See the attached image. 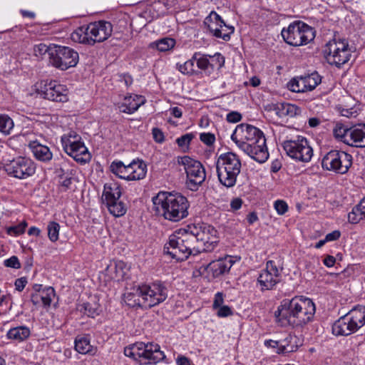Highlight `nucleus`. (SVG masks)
Returning <instances> with one entry per match:
<instances>
[{
  "mask_svg": "<svg viewBox=\"0 0 365 365\" xmlns=\"http://www.w3.org/2000/svg\"><path fill=\"white\" fill-rule=\"evenodd\" d=\"M30 148L35 158L43 162H48L52 159V153L48 147L33 142L30 143Z\"/></svg>",
  "mask_w": 365,
  "mask_h": 365,
  "instance_id": "obj_36",
  "label": "nucleus"
},
{
  "mask_svg": "<svg viewBox=\"0 0 365 365\" xmlns=\"http://www.w3.org/2000/svg\"><path fill=\"white\" fill-rule=\"evenodd\" d=\"M351 131L352 127L346 128L341 124H336L333 132L336 138L349 145V141H351Z\"/></svg>",
  "mask_w": 365,
  "mask_h": 365,
  "instance_id": "obj_42",
  "label": "nucleus"
},
{
  "mask_svg": "<svg viewBox=\"0 0 365 365\" xmlns=\"http://www.w3.org/2000/svg\"><path fill=\"white\" fill-rule=\"evenodd\" d=\"M282 269L275 261H267L265 269L261 271L257 278L260 289L262 291L272 289L281 280Z\"/></svg>",
  "mask_w": 365,
  "mask_h": 365,
  "instance_id": "obj_17",
  "label": "nucleus"
},
{
  "mask_svg": "<svg viewBox=\"0 0 365 365\" xmlns=\"http://www.w3.org/2000/svg\"><path fill=\"white\" fill-rule=\"evenodd\" d=\"M164 252L178 261L187 259V252H184L183 239L180 229L170 235L168 242L164 246Z\"/></svg>",
  "mask_w": 365,
  "mask_h": 365,
  "instance_id": "obj_21",
  "label": "nucleus"
},
{
  "mask_svg": "<svg viewBox=\"0 0 365 365\" xmlns=\"http://www.w3.org/2000/svg\"><path fill=\"white\" fill-rule=\"evenodd\" d=\"M227 120L230 123H237L241 120L242 115L237 112H230L227 115Z\"/></svg>",
  "mask_w": 365,
  "mask_h": 365,
  "instance_id": "obj_60",
  "label": "nucleus"
},
{
  "mask_svg": "<svg viewBox=\"0 0 365 365\" xmlns=\"http://www.w3.org/2000/svg\"><path fill=\"white\" fill-rule=\"evenodd\" d=\"M196 238L197 249L200 252H211L217 245V232L212 225L207 224L190 225Z\"/></svg>",
  "mask_w": 365,
  "mask_h": 365,
  "instance_id": "obj_8",
  "label": "nucleus"
},
{
  "mask_svg": "<svg viewBox=\"0 0 365 365\" xmlns=\"http://www.w3.org/2000/svg\"><path fill=\"white\" fill-rule=\"evenodd\" d=\"M55 45L47 46L45 43H39L36 45L34 48V53L36 56L42 57L46 53H48L50 56V53H51V50L54 48Z\"/></svg>",
  "mask_w": 365,
  "mask_h": 365,
  "instance_id": "obj_50",
  "label": "nucleus"
},
{
  "mask_svg": "<svg viewBox=\"0 0 365 365\" xmlns=\"http://www.w3.org/2000/svg\"><path fill=\"white\" fill-rule=\"evenodd\" d=\"M55 297L54 289L51 287H47L43 289V291L34 292L31 294V300L36 306L49 307L53 299Z\"/></svg>",
  "mask_w": 365,
  "mask_h": 365,
  "instance_id": "obj_32",
  "label": "nucleus"
},
{
  "mask_svg": "<svg viewBox=\"0 0 365 365\" xmlns=\"http://www.w3.org/2000/svg\"><path fill=\"white\" fill-rule=\"evenodd\" d=\"M351 164L352 156L342 150H331L322 160V166L324 169L339 174L347 173Z\"/></svg>",
  "mask_w": 365,
  "mask_h": 365,
  "instance_id": "obj_10",
  "label": "nucleus"
},
{
  "mask_svg": "<svg viewBox=\"0 0 365 365\" xmlns=\"http://www.w3.org/2000/svg\"><path fill=\"white\" fill-rule=\"evenodd\" d=\"M4 170L10 176L19 179H26L35 173L34 163L26 158L18 157L4 165Z\"/></svg>",
  "mask_w": 365,
  "mask_h": 365,
  "instance_id": "obj_13",
  "label": "nucleus"
},
{
  "mask_svg": "<svg viewBox=\"0 0 365 365\" xmlns=\"http://www.w3.org/2000/svg\"><path fill=\"white\" fill-rule=\"evenodd\" d=\"M297 327H302L311 322L314 316L316 308L314 303L308 298L297 297Z\"/></svg>",
  "mask_w": 365,
  "mask_h": 365,
  "instance_id": "obj_20",
  "label": "nucleus"
},
{
  "mask_svg": "<svg viewBox=\"0 0 365 365\" xmlns=\"http://www.w3.org/2000/svg\"><path fill=\"white\" fill-rule=\"evenodd\" d=\"M140 294L143 307H152L163 302L167 298V289L160 282L140 285Z\"/></svg>",
  "mask_w": 365,
  "mask_h": 365,
  "instance_id": "obj_14",
  "label": "nucleus"
},
{
  "mask_svg": "<svg viewBox=\"0 0 365 365\" xmlns=\"http://www.w3.org/2000/svg\"><path fill=\"white\" fill-rule=\"evenodd\" d=\"M153 135L155 140L158 143H162L164 140V135L158 128H155L153 129Z\"/></svg>",
  "mask_w": 365,
  "mask_h": 365,
  "instance_id": "obj_63",
  "label": "nucleus"
},
{
  "mask_svg": "<svg viewBox=\"0 0 365 365\" xmlns=\"http://www.w3.org/2000/svg\"><path fill=\"white\" fill-rule=\"evenodd\" d=\"M180 230L183 239L184 252H187V257L190 255H196L200 253L199 249H197L196 238H195L190 225H188L185 228Z\"/></svg>",
  "mask_w": 365,
  "mask_h": 365,
  "instance_id": "obj_28",
  "label": "nucleus"
},
{
  "mask_svg": "<svg viewBox=\"0 0 365 365\" xmlns=\"http://www.w3.org/2000/svg\"><path fill=\"white\" fill-rule=\"evenodd\" d=\"M91 32V24H89L86 26H81L76 29L71 34V38L74 42L93 46L95 44L94 36Z\"/></svg>",
  "mask_w": 365,
  "mask_h": 365,
  "instance_id": "obj_33",
  "label": "nucleus"
},
{
  "mask_svg": "<svg viewBox=\"0 0 365 365\" xmlns=\"http://www.w3.org/2000/svg\"><path fill=\"white\" fill-rule=\"evenodd\" d=\"M13 120L6 114H0V132L4 135H9L14 128Z\"/></svg>",
  "mask_w": 365,
  "mask_h": 365,
  "instance_id": "obj_46",
  "label": "nucleus"
},
{
  "mask_svg": "<svg viewBox=\"0 0 365 365\" xmlns=\"http://www.w3.org/2000/svg\"><path fill=\"white\" fill-rule=\"evenodd\" d=\"M359 203L353 207L351 212L348 214V221L351 224H356L360 220L365 219V215L360 209Z\"/></svg>",
  "mask_w": 365,
  "mask_h": 365,
  "instance_id": "obj_47",
  "label": "nucleus"
},
{
  "mask_svg": "<svg viewBox=\"0 0 365 365\" xmlns=\"http://www.w3.org/2000/svg\"><path fill=\"white\" fill-rule=\"evenodd\" d=\"M140 285L133 287L130 291L127 292L124 294V302L129 307H143V298L140 294Z\"/></svg>",
  "mask_w": 365,
  "mask_h": 365,
  "instance_id": "obj_40",
  "label": "nucleus"
},
{
  "mask_svg": "<svg viewBox=\"0 0 365 365\" xmlns=\"http://www.w3.org/2000/svg\"><path fill=\"white\" fill-rule=\"evenodd\" d=\"M110 170L118 178L128 180H139L145 177L146 165L140 160H133L128 165H125L120 160H115L110 165Z\"/></svg>",
  "mask_w": 365,
  "mask_h": 365,
  "instance_id": "obj_6",
  "label": "nucleus"
},
{
  "mask_svg": "<svg viewBox=\"0 0 365 365\" xmlns=\"http://www.w3.org/2000/svg\"><path fill=\"white\" fill-rule=\"evenodd\" d=\"M297 339V336L289 334L284 339L278 341H265L264 344L273 349L277 354H287L297 351L298 347Z\"/></svg>",
  "mask_w": 365,
  "mask_h": 365,
  "instance_id": "obj_22",
  "label": "nucleus"
},
{
  "mask_svg": "<svg viewBox=\"0 0 365 365\" xmlns=\"http://www.w3.org/2000/svg\"><path fill=\"white\" fill-rule=\"evenodd\" d=\"M205 24L207 25L209 31L216 38L228 41L230 35L233 34L235 29L232 26L227 25L221 16L215 11H212L206 19Z\"/></svg>",
  "mask_w": 365,
  "mask_h": 365,
  "instance_id": "obj_19",
  "label": "nucleus"
},
{
  "mask_svg": "<svg viewBox=\"0 0 365 365\" xmlns=\"http://www.w3.org/2000/svg\"><path fill=\"white\" fill-rule=\"evenodd\" d=\"M323 53L327 62L337 67L347 63L351 56L348 41L340 38H334L327 42Z\"/></svg>",
  "mask_w": 365,
  "mask_h": 365,
  "instance_id": "obj_5",
  "label": "nucleus"
},
{
  "mask_svg": "<svg viewBox=\"0 0 365 365\" xmlns=\"http://www.w3.org/2000/svg\"><path fill=\"white\" fill-rule=\"evenodd\" d=\"M271 109L280 118H293L301 113V109L294 104L288 103H277L271 106Z\"/></svg>",
  "mask_w": 365,
  "mask_h": 365,
  "instance_id": "obj_31",
  "label": "nucleus"
},
{
  "mask_svg": "<svg viewBox=\"0 0 365 365\" xmlns=\"http://www.w3.org/2000/svg\"><path fill=\"white\" fill-rule=\"evenodd\" d=\"M282 147L287 155L297 161L308 163L313 156V149L305 137L298 135L284 140Z\"/></svg>",
  "mask_w": 365,
  "mask_h": 365,
  "instance_id": "obj_9",
  "label": "nucleus"
},
{
  "mask_svg": "<svg viewBox=\"0 0 365 365\" xmlns=\"http://www.w3.org/2000/svg\"><path fill=\"white\" fill-rule=\"evenodd\" d=\"M26 226V222L23 221L17 225L9 227L6 232L9 235L17 236L24 232Z\"/></svg>",
  "mask_w": 365,
  "mask_h": 365,
  "instance_id": "obj_51",
  "label": "nucleus"
},
{
  "mask_svg": "<svg viewBox=\"0 0 365 365\" xmlns=\"http://www.w3.org/2000/svg\"><path fill=\"white\" fill-rule=\"evenodd\" d=\"M347 314L354 324L356 331L365 324V307L358 305L350 310Z\"/></svg>",
  "mask_w": 365,
  "mask_h": 365,
  "instance_id": "obj_37",
  "label": "nucleus"
},
{
  "mask_svg": "<svg viewBox=\"0 0 365 365\" xmlns=\"http://www.w3.org/2000/svg\"><path fill=\"white\" fill-rule=\"evenodd\" d=\"M106 203L110 214L115 217L123 216L126 212L124 203L119 200L106 202Z\"/></svg>",
  "mask_w": 365,
  "mask_h": 365,
  "instance_id": "obj_44",
  "label": "nucleus"
},
{
  "mask_svg": "<svg viewBox=\"0 0 365 365\" xmlns=\"http://www.w3.org/2000/svg\"><path fill=\"white\" fill-rule=\"evenodd\" d=\"M48 237L49 240L55 242L58 240L60 225L56 222H50L47 226Z\"/></svg>",
  "mask_w": 365,
  "mask_h": 365,
  "instance_id": "obj_49",
  "label": "nucleus"
},
{
  "mask_svg": "<svg viewBox=\"0 0 365 365\" xmlns=\"http://www.w3.org/2000/svg\"><path fill=\"white\" fill-rule=\"evenodd\" d=\"M91 24V34L94 36V43L103 42L111 36L113 26L110 22L99 21Z\"/></svg>",
  "mask_w": 365,
  "mask_h": 365,
  "instance_id": "obj_26",
  "label": "nucleus"
},
{
  "mask_svg": "<svg viewBox=\"0 0 365 365\" xmlns=\"http://www.w3.org/2000/svg\"><path fill=\"white\" fill-rule=\"evenodd\" d=\"M211 62L215 63V67L222 68L225 64V58L220 53H216L214 56H209Z\"/></svg>",
  "mask_w": 365,
  "mask_h": 365,
  "instance_id": "obj_57",
  "label": "nucleus"
},
{
  "mask_svg": "<svg viewBox=\"0 0 365 365\" xmlns=\"http://www.w3.org/2000/svg\"><path fill=\"white\" fill-rule=\"evenodd\" d=\"M341 236L339 230H334L330 233H328L325 237V241L331 242L338 240Z\"/></svg>",
  "mask_w": 365,
  "mask_h": 365,
  "instance_id": "obj_62",
  "label": "nucleus"
},
{
  "mask_svg": "<svg viewBox=\"0 0 365 365\" xmlns=\"http://www.w3.org/2000/svg\"><path fill=\"white\" fill-rule=\"evenodd\" d=\"M78 309L85 315L94 318L99 314V305L96 302H85L79 304Z\"/></svg>",
  "mask_w": 365,
  "mask_h": 365,
  "instance_id": "obj_43",
  "label": "nucleus"
},
{
  "mask_svg": "<svg viewBox=\"0 0 365 365\" xmlns=\"http://www.w3.org/2000/svg\"><path fill=\"white\" fill-rule=\"evenodd\" d=\"M194 63L195 60L193 56L191 59L187 61L183 64L178 66V70L183 74L191 75L194 73Z\"/></svg>",
  "mask_w": 365,
  "mask_h": 365,
  "instance_id": "obj_52",
  "label": "nucleus"
},
{
  "mask_svg": "<svg viewBox=\"0 0 365 365\" xmlns=\"http://www.w3.org/2000/svg\"><path fill=\"white\" fill-rule=\"evenodd\" d=\"M232 265V260L230 259H220L212 261L204 269L207 272V276L212 278H217L229 272Z\"/></svg>",
  "mask_w": 365,
  "mask_h": 365,
  "instance_id": "obj_25",
  "label": "nucleus"
},
{
  "mask_svg": "<svg viewBox=\"0 0 365 365\" xmlns=\"http://www.w3.org/2000/svg\"><path fill=\"white\" fill-rule=\"evenodd\" d=\"M346 314L340 317L332 326V333L336 336H348L356 331V329Z\"/></svg>",
  "mask_w": 365,
  "mask_h": 365,
  "instance_id": "obj_29",
  "label": "nucleus"
},
{
  "mask_svg": "<svg viewBox=\"0 0 365 365\" xmlns=\"http://www.w3.org/2000/svg\"><path fill=\"white\" fill-rule=\"evenodd\" d=\"M73 150V153L70 152H66L68 155L72 157L76 162H79L81 163H86L88 162L91 159V155L88 150V148L84 145V150L82 152L78 151V148L76 145L72 146Z\"/></svg>",
  "mask_w": 365,
  "mask_h": 365,
  "instance_id": "obj_45",
  "label": "nucleus"
},
{
  "mask_svg": "<svg viewBox=\"0 0 365 365\" xmlns=\"http://www.w3.org/2000/svg\"><path fill=\"white\" fill-rule=\"evenodd\" d=\"M75 349L81 354H90L94 356L97 352V348L91 344L88 336H78L75 339Z\"/></svg>",
  "mask_w": 365,
  "mask_h": 365,
  "instance_id": "obj_34",
  "label": "nucleus"
},
{
  "mask_svg": "<svg viewBox=\"0 0 365 365\" xmlns=\"http://www.w3.org/2000/svg\"><path fill=\"white\" fill-rule=\"evenodd\" d=\"M175 41L171 38H164L155 42L156 48L160 51H167L174 47Z\"/></svg>",
  "mask_w": 365,
  "mask_h": 365,
  "instance_id": "obj_48",
  "label": "nucleus"
},
{
  "mask_svg": "<svg viewBox=\"0 0 365 365\" xmlns=\"http://www.w3.org/2000/svg\"><path fill=\"white\" fill-rule=\"evenodd\" d=\"M176 364L178 365H190V360L185 356H179L176 359Z\"/></svg>",
  "mask_w": 365,
  "mask_h": 365,
  "instance_id": "obj_64",
  "label": "nucleus"
},
{
  "mask_svg": "<svg viewBox=\"0 0 365 365\" xmlns=\"http://www.w3.org/2000/svg\"><path fill=\"white\" fill-rule=\"evenodd\" d=\"M350 140L349 145L365 148V124H359L352 127Z\"/></svg>",
  "mask_w": 365,
  "mask_h": 365,
  "instance_id": "obj_35",
  "label": "nucleus"
},
{
  "mask_svg": "<svg viewBox=\"0 0 365 365\" xmlns=\"http://www.w3.org/2000/svg\"><path fill=\"white\" fill-rule=\"evenodd\" d=\"M153 202L156 212L168 220L179 222L188 215L189 202L180 193L160 192Z\"/></svg>",
  "mask_w": 365,
  "mask_h": 365,
  "instance_id": "obj_1",
  "label": "nucleus"
},
{
  "mask_svg": "<svg viewBox=\"0 0 365 365\" xmlns=\"http://www.w3.org/2000/svg\"><path fill=\"white\" fill-rule=\"evenodd\" d=\"M4 264L6 267H11L14 269H19L21 267V263L16 256H12L10 258L5 259Z\"/></svg>",
  "mask_w": 365,
  "mask_h": 365,
  "instance_id": "obj_55",
  "label": "nucleus"
},
{
  "mask_svg": "<svg viewBox=\"0 0 365 365\" xmlns=\"http://www.w3.org/2000/svg\"><path fill=\"white\" fill-rule=\"evenodd\" d=\"M78 60V53L68 46L56 45L50 53V63L53 66L61 71L75 67Z\"/></svg>",
  "mask_w": 365,
  "mask_h": 365,
  "instance_id": "obj_11",
  "label": "nucleus"
},
{
  "mask_svg": "<svg viewBox=\"0 0 365 365\" xmlns=\"http://www.w3.org/2000/svg\"><path fill=\"white\" fill-rule=\"evenodd\" d=\"M296 297L292 299H284L274 312L277 322L282 327L292 326L297 327Z\"/></svg>",
  "mask_w": 365,
  "mask_h": 365,
  "instance_id": "obj_16",
  "label": "nucleus"
},
{
  "mask_svg": "<svg viewBox=\"0 0 365 365\" xmlns=\"http://www.w3.org/2000/svg\"><path fill=\"white\" fill-rule=\"evenodd\" d=\"M322 81L321 76L317 72L297 76L289 81L287 88L295 93H304L313 91Z\"/></svg>",
  "mask_w": 365,
  "mask_h": 365,
  "instance_id": "obj_18",
  "label": "nucleus"
},
{
  "mask_svg": "<svg viewBox=\"0 0 365 365\" xmlns=\"http://www.w3.org/2000/svg\"><path fill=\"white\" fill-rule=\"evenodd\" d=\"M208 57L209 56L200 53H195L193 55V59L196 61L197 67L207 75L211 74L215 68V63L211 62Z\"/></svg>",
  "mask_w": 365,
  "mask_h": 365,
  "instance_id": "obj_39",
  "label": "nucleus"
},
{
  "mask_svg": "<svg viewBox=\"0 0 365 365\" xmlns=\"http://www.w3.org/2000/svg\"><path fill=\"white\" fill-rule=\"evenodd\" d=\"M274 207L278 215H283L288 210L287 203L282 200H277L274 202Z\"/></svg>",
  "mask_w": 365,
  "mask_h": 365,
  "instance_id": "obj_54",
  "label": "nucleus"
},
{
  "mask_svg": "<svg viewBox=\"0 0 365 365\" xmlns=\"http://www.w3.org/2000/svg\"><path fill=\"white\" fill-rule=\"evenodd\" d=\"M31 335L30 329L26 326H19L10 329L6 333V337L9 339L17 342H21L26 340Z\"/></svg>",
  "mask_w": 365,
  "mask_h": 365,
  "instance_id": "obj_38",
  "label": "nucleus"
},
{
  "mask_svg": "<svg viewBox=\"0 0 365 365\" xmlns=\"http://www.w3.org/2000/svg\"><path fill=\"white\" fill-rule=\"evenodd\" d=\"M178 163L183 167L186 173L187 187L192 190H196L206 178L203 165L189 156L178 157Z\"/></svg>",
  "mask_w": 365,
  "mask_h": 365,
  "instance_id": "obj_7",
  "label": "nucleus"
},
{
  "mask_svg": "<svg viewBox=\"0 0 365 365\" xmlns=\"http://www.w3.org/2000/svg\"><path fill=\"white\" fill-rule=\"evenodd\" d=\"M121 195V189L120 185L115 182L106 183L104 185L103 196L105 201L112 202L119 200Z\"/></svg>",
  "mask_w": 365,
  "mask_h": 365,
  "instance_id": "obj_41",
  "label": "nucleus"
},
{
  "mask_svg": "<svg viewBox=\"0 0 365 365\" xmlns=\"http://www.w3.org/2000/svg\"><path fill=\"white\" fill-rule=\"evenodd\" d=\"M200 139L207 145H212L215 141V136L210 133H202L200 135Z\"/></svg>",
  "mask_w": 365,
  "mask_h": 365,
  "instance_id": "obj_56",
  "label": "nucleus"
},
{
  "mask_svg": "<svg viewBox=\"0 0 365 365\" xmlns=\"http://www.w3.org/2000/svg\"><path fill=\"white\" fill-rule=\"evenodd\" d=\"M224 302V294L222 292H217L215 295L213 301V309H217L218 307L222 306Z\"/></svg>",
  "mask_w": 365,
  "mask_h": 365,
  "instance_id": "obj_59",
  "label": "nucleus"
},
{
  "mask_svg": "<svg viewBox=\"0 0 365 365\" xmlns=\"http://www.w3.org/2000/svg\"><path fill=\"white\" fill-rule=\"evenodd\" d=\"M281 35L284 41L293 46L307 45L315 38L314 29L308 24L295 21L291 23L287 28L282 30Z\"/></svg>",
  "mask_w": 365,
  "mask_h": 365,
  "instance_id": "obj_4",
  "label": "nucleus"
},
{
  "mask_svg": "<svg viewBox=\"0 0 365 365\" xmlns=\"http://www.w3.org/2000/svg\"><path fill=\"white\" fill-rule=\"evenodd\" d=\"M61 143L65 152L73 153L72 146L76 145L81 153L84 150V143L81 137L75 131L71 130L61 137Z\"/></svg>",
  "mask_w": 365,
  "mask_h": 365,
  "instance_id": "obj_30",
  "label": "nucleus"
},
{
  "mask_svg": "<svg viewBox=\"0 0 365 365\" xmlns=\"http://www.w3.org/2000/svg\"><path fill=\"white\" fill-rule=\"evenodd\" d=\"M26 284H27L26 278L21 277V278L16 279L14 285H15L16 290L21 292L26 287Z\"/></svg>",
  "mask_w": 365,
  "mask_h": 365,
  "instance_id": "obj_61",
  "label": "nucleus"
},
{
  "mask_svg": "<svg viewBox=\"0 0 365 365\" xmlns=\"http://www.w3.org/2000/svg\"><path fill=\"white\" fill-rule=\"evenodd\" d=\"M242 151L258 163H264L269 158L265 137L260 138L247 149Z\"/></svg>",
  "mask_w": 365,
  "mask_h": 365,
  "instance_id": "obj_24",
  "label": "nucleus"
},
{
  "mask_svg": "<svg viewBox=\"0 0 365 365\" xmlns=\"http://www.w3.org/2000/svg\"><path fill=\"white\" fill-rule=\"evenodd\" d=\"M144 96L140 95H128L124 97L122 102L118 104L120 112L131 114L135 112L145 103Z\"/></svg>",
  "mask_w": 365,
  "mask_h": 365,
  "instance_id": "obj_27",
  "label": "nucleus"
},
{
  "mask_svg": "<svg viewBox=\"0 0 365 365\" xmlns=\"http://www.w3.org/2000/svg\"><path fill=\"white\" fill-rule=\"evenodd\" d=\"M124 354L143 364H157L162 361L165 355L158 344L136 342L124 349Z\"/></svg>",
  "mask_w": 365,
  "mask_h": 365,
  "instance_id": "obj_3",
  "label": "nucleus"
},
{
  "mask_svg": "<svg viewBox=\"0 0 365 365\" xmlns=\"http://www.w3.org/2000/svg\"><path fill=\"white\" fill-rule=\"evenodd\" d=\"M38 93L44 98L56 102H66L68 91L65 85L56 81H41L36 84Z\"/></svg>",
  "mask_w": 365,
  "mask_h": 365,
  "instance_id": "obj_15",
  "label": "nucleus"
},
{
  "mask_svg": "<svg viewBox=\"0 0 365 365\" xmlns=\"http://www.w3.org/2000/svg\"><path fill=\"white\" fill-rule=\"evenodd\" d=\"M217 315L219 317H226L232 315V312L230 307L227 305H222L217 308Z\"/></svg>",
  "mask_w": 365,
  "mask_h": 365,
  "instance_id": "obj_58",
  "label": "nucleus"
},
{
  "mask_svg": "<svg viewBox=\"0 0 365 365\" xmlns=\"http://www.w3.org/2000/svg\"><path fill=\"white\" fill-rule=\"evenodd\" d=\"M194 135L192 133H187L176 139V143L182 148H187Z\"/></svg>",
  "mask_w": 365,
  "mask_h": 365,
  "instance_id": "obj_53",
  "label": "nucleus"
},
{
  "mask_svg": "<svg viewBox=\"0 0 365 365\" xmlns=\"http://www.w3.org/2000/svg\"><path fill=\"white\" fill-rule=\"evenodd\" d=\"M129 271V265L122 260H117L110 262L105 274L110 279L119 282L128 278Z\"/></svg>",
  "mask_w": 365,
  "mask_h": 365,
  "instance_id": "obj_23",
  "label": "nucleus"
},
{
  "mask_svg": "<svg viewBox=\"0 0 365 365\" xmlns=\"http://www.w3.org/2000/svg\"><path fill=\"white\" fill-rule=\"evenodd\" d=\"M264 133L257 127L248 124L238 125L231 135L240 150L247 149L255 140L264 137Z\"/></svg>",
  "mask_w": 365,
  "mask_h": 365,
  "instance_id": "obj_12",
  "label": "nucleus"
},
{
  "mask_svg": "<svg viewBox=\"0 0 365 365\" xmlns=\"http://www.w3.org/2000/svg\"><path fill=\"white\" fill-rule=\"evenodd\" d=\"M241 168L240 157L232 152L221 154L216 162L218 180L226 187H232L236 184Z\"/></svg>",
  "mask_w": 365,
  "mask_h": 365,
  "instance_id": "obj_2",
  "label": "nucleus"
}]
</instances>
